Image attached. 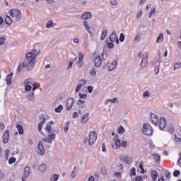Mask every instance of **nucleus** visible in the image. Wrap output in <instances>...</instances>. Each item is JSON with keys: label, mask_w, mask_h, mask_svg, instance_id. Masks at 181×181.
Here are the masks:
<instances>
[{"label": "nucleus", "mask_w": 181, "mask_h": 181, "mask_svg": "<svg viewBox=\"0 0 181 181\" xmlns=\"http://www.w3.org/2000/svg\"><path fill=\"white\" fill-rule=\"evenodd\" d=\"M92 15L90 12H86V13H83L82 16H81V18L83 19V20H88L91 18Z\"/></svg>", "instance_id": "obj_16"}, {"label": "nucleus", "mask_w": 181, "mask_h": 181, "mask_svg": "<svg viewBox=\"0 0 181 181\" xmlns=\"http://www.w3.org/2000/svg\"><path fill=\"white\" fill-rule=\"evenodd\" d=\"M79 83H80L79 85H82V86H83L86 84L87 81L84 79H82V80H80Z\"/></svg>", "instance_id": "obj_52"}, {"label": "nucleus", "mask_w": 181, "mask_h": 181, "mask_svg": "<svg viewBox=\"0 0 181 181\" xmlns=\"http://www.w3.org/2000/svg\"><path fill=\"white\" fill-rule=\"evenodd\" d=\"M88 117H89L88 114L84 115L83 117H82V119H81V123H82V124L87 123L88 121Z\"/></svg>", "instance_id": "obj_20"}, {"label": "nucleus", "mask_w": 181, "mask_h": 181, "mask_svg": "<svg viewBox=\"0 0 181 181\" xmlns=\"http://www.w3.org/2000/svg\"><path fill=\"white\" fill-rule=\"evenodd\" d=\"M62 110H63V106H62V105H60L56 109H54V111H56V112H57V113H59L62 112Z\"/></svg>", "instance_id": "obj_36"}, {"label": "nucleus", "mask_w": 181, "mask_h": 181, "mask_svg": "<svg viewBox=\"0 0 181 181\" xmlns=\"http://www.w3.org/2000/svg\"><path fill=\"white\" fill-rule=\"evenodd\" d=\"M45 122L46 118L44 117L43 120H42V122L40 124H38V132H42L43 124H45Z\"/></svg>", "instance_id": "obj_21"}, {"label": "nucleus", "mask_w": 181, "mask_h": 181, "mask_svg": "<svg viewBox=\"0 0 181 181\" xmlns=\"http://www.w3.org/2000/svg\"><path fill=\"white\" fill-rule=\"evenodd\" d=\"M45 131H47V132H50L52 131V127L47 125V127H45Z\"/></svg>", "instance_id": "obj_54"}, {"label": "nucleus", "mask_w": 181, "mask_h": 181, "mask_svg": "<svg viewBox=\"0 0 181 181\" xmlns=\"http://www.w3.org/2000/svg\"><path fill=\"white\" fill-rule=\"evenodd\" d=\"M151 119L152 123L154 124L156 127H157L158 124H159V119L157 117L156 115L151 113Z\"/></svg>", "instance_id": "obj_11"}, {"label": "nucleus", "mask_w": 181, "mask_h": 181, "mask_svg": "<svg viewBox=\"0 0 181 181\" xmlns=\"http://www.w3.org/2000/svg\"><path fill=\"white\" fill-rule=\"evenodd\" d=\"M83 25L86 27V29L87 30L88 33H91L90 28L88 25V23L86 21H84Z\"/></svg>", "instance_id": "obj_28"}, {"label": "nucleus", "mask_w": 181, "mask_h": 181, "mask_svg": "<svg viewBox=\"0 0 181 181\" xmlns=\"http://www.w3.org/2000/svg\"><path fill=\"white\" fill-rule=\"evenodd\" d=\"M174 131H175L174 127H173L172 125H170L168 127V132L173 134V133H174Z\"/></svg>", "instance_id": "obj_41"}, {"label": "nucleus", "mask_w": 181, "mask_h": 181, "mask_svg": "<svg viewBox=\"0 0 181 181\" xmlns=\"http://www.w3.org/2000/svg\"><path fill=\"white\" fill-rule=\"evenodd\" d=\"M96 139H98V135L96 134L95 131H92L89 133V145H94Z\"/></svg>", "instance_id": "obj_4"}, {"label": "nucleus", "mask_w": 181, "mask_h": 181, "mask_svg": "<svg viewBox=\"0 0 181 181\" xmlns=\"http://www.w3.org/2000/svg\"><path fill=\"white\" fill-rule=\"evenodd\" d=\"M16 128H17L18 131V134H23L24 133V129L22 125L21 124H16Z\"/></svg>", "instance_id": "obj_22"}, {"label": "nucleus", "mask_w": 181, "mask_h": 181, "mask_svg": "<svg viewBox=\"0 0 181 181\" xmlns=\"http://www.w3.org/2000/svg\"><path fill=\"white\" fill-rule=\"evenodd\" d=\"M88 181H95L94 176L90 175V177L88 179Z\"/></svg>", "instance_id": "obj_63"}, {"label": "nucleus", "mask_w": 181, "mask_h": 181, "mask_svg": "<svg viewBox=\"0 0 181 181\" xmlns=\"http://www.w3.org/2000/svg\"><path fill=\"white\" fill-rule=\"evenodd\" d=\"M158 178V172L156 170L151 171V179L153 181H156Z\"/></svg>", "instance_id": "obj_19"}, {"label": "nucleus", "mask_w": 181, "mask_h": 181, "mask_svg": "<svg viewBox=\"0 0 181 181\" xmlns=\"http://www.w3.org/2000/svg\"><path fill=\"white\" fill-rule=\"evenodd\" d=\"M30 173V168L29 166H25L23 172V177H22V181H25L24 178L29 177Z\"/></svg>", "instance_id": "obj_10"}, {"label": "nucleus", "mask_w": 181, "mask_h": 181, "mask_svg": "<svg viewBox=\"0 0 181 181\" xmlns=\"http://www.w3.org/2000/svg\"><path fill=\"white\" fill-rule=\"evenodd\" d=\"M84 65V54L80 52H78V68H81Z\"/></svg>", "instance_id": "obj_5"}, {"label": "nucleus", "mask_w": 181, "mask_h": 181, "mask_svg": "<svg viewBox=\"0 0 181 181\" xmlns=\"http://www.w3.org/2000/svg\"><path fill=\"white\" fill-rule=\"evenodd\" d=\"M6 40V39L4 37H0V46L4 45Z\"/></svg>", "instance_id": "obj_45"}, {"label": "nucleus", "mask_w": 181, "mask_h": 181, "mask_svg": "<svg viewBox=\"0 0 181 181\" xmlns=\"http://www.w3.org/2000/svg\"><path fill=\"white\" fill-rule=\"evenodd\" d=\"M123 160L128 165H130L131 163L132 162V158L129 157V156H126L124 157V158H123Z\"/></svg>", "instance_id": "obj_25"}, {"label": "nucleus", "mask_w": 181, "mask_h": 181, "mask_svg": "<svg viewBox=\"0 0 181 181\" xmlns=\"http://www.w3.org/2000/svg\"><path fill=\"white\" fill-rule=\"evenodd\" d=\"M55 139V134H52L51 135H48V137L43 138V141L45 142L52 143V139Z\"/></svg>", "instance_id": "obj_13"}, {"label": "nucleus", "mask_w": 181, "mask_h": 181, "mask_svg": "<svg viewBox=\"0 0 181 181\" xmlns=\"http://www.w3.org/2000/svg\"><path fill=\"white\" fill-rule=\"evenodd\" d=\"M90 74L91 76H95V74H96L95 70L94 69H91V70L90 71Z\"/></svg>", "instance_id": "obj_56"}, {"label": "nucleus", "mask_w": 181, "mask_h": 181, "mask_svg": "<svg viewBox=\"0 0 181 181\" xmlns=\"http://www.w3.org/2000/svg\"><path fill=\"white\" fill-rule=\"evenodd\" d=\"M166 119L164 117H161L160 119H159V129L161 131H163L164 129L166 127Z\"/></svg>", "instance_id": "obj_7"}, {"label": "nucleus", "mask_w": 181, "mask_h": 181, "mask_svg": "<svg viewBox=\"0 0 181 181\" xmlns=\"http://www.w3.org/2000/svg\"><path fill=\"white\" fill-rule=\"evenodd\" d=\"M165 176H167L168 179H170L171 173L169 171H165Z\"/></svg>", "instance_id": "obj_58"}, {"label": "nucleus", "mask_w": 181, "mask_h": 181, "mask_svg": "<svg viewBox=\"0 0 181 181\" xmlns=\"http://www.w3.org/2000/svg\"><path fill=\"white\" fill-rule=\"evenodd\" d=\"M141 180H142V178L141 176H137L135 178V181H141Z\"/></svg>", "instance_id": "obj_62"}, {"label": "nucleus", "mask_w": 181, "mask_h": 181, "mask_svg": "<svg viewBox=\"0 0 181 181\" xmlns=\"http://www.w3.org/2000/svg\"><path fill=\"white\" fill-rule=\"evenodd\" d=\"M46 168H47L46 165L43 163V164H41V165H40V167L38 168V170L43 173V172H45Z\"/></svg>", "instance_id": "obj_27"}, {"label": "nucleus", "mask_w": 181, "mask_h": 181, "mask_svg": "<svg viewBox=\"0 0 181 181\" xmlns=\"http://www.w3.org/2000/svg\"><path fill=\"white\" fill-rule=\"evenodd\" d=\"M125 132V129L124 128V127H122V125H120L119 127H118V133L119 134H124Z\"/></svg>", "instance_id": "obj_33"}, {"label": "nucleus", "mask_w": 181, "mask_h": 181, "mask_svg": "<svg viewBox=\"0 0 181 181\" xmlns=\"http://www.w3.org/2000/svg\"><path fill=\"white\" fill-rule=\"evenodd\" d=\"M115 146H116L117 148L121 147V141H120V140L117 139V140L115 141Z\"/></svg>", "instance_id": "obj_44"}, {"label": "nucleus", "mask_w": 181, "mask_h": 181, "mask_svg": "<svg viewBox=\"0 0 181 181\" xmlns=\"http://www.w3.org/2000/svg\"><path fill=\"white\" fill-rule=\"evenodd\" d=\"M33 79L30 78L25 80L24 85H33Z\"/></svg>", "instance_id": "obj_32"}, {"label": "nucleus", "mask_w": 181, "mask_h": 181, "mask_svg": "<svg viewBox=\"0 0 181 181\" xmlns=\"http://www.w3.org/2000/svg\"><path fill=\"white\" fill-rule=\"evenodd\" d=\"M5 22L7 25H11L13 23V19L9 16H7L5 17Z\"/></svg>", "instance_id": "obj_23"}, {"label": "nucleus", "mask_w": 181, "mask_h": 181, "mask_svg": "<svg viewBox=\"0 0 181 181\" xmlns=\"http://www.w3.org/2000/svg\"><path fill=\"white\" fill-rule=\"evenodd\" d=\"M106 36H107V30H103L102 35H100V40H104Z\"/></svg>", "instance_id": "obj_24"}, {"label": "nucleus", "mask_w": 181, "mask_h": 181, "mask_svg": "<svg viewBox=\"0 0 181 181\" xmlns=\"http://www.w3.org/2000/svg\"><path fill=\"white\" fill-rule=\"evenodd\" d=\"M117 61L112 62V64L109 65L108 71H111L114 70L115 68H117Z\"/></svg>", "instance_id": "obj_17"}, {"label": "nucleus", "mask_w": 181, "mask_h": 181, "mask_svg": "<svg viewBox=\"0 0 181 181\" xmlns=\"http://www.w3.org/2000/svg\"><path fill=\"white\" fill-rule=\"evenodd\" d=\"M110 40L112 42H116L117 45L119 44V40L117 38V33L113 31L112 35H110Z\"/></svg>", "instance_id": "obj_8"}, {"label": "nucleus", "mask_w": 181, "mask_h": 181, "mask_svg": "<svg viewBox=\"0 0 181 181\" xmlns=\"http://www.w3.org/2000/svg\"><path fill=\"white\" fill-rule=\"evenodd\" d=\"M69 125H70V122H67L66 123V127L64 128V133H66V132L69 131Z\"/></svg>", "instance_id": "obj_42"}, {"label": "nucleus", "mask_w": 181, "mask_h": 181, "mask_svg": "<svg viewBox=\"0 0 181 181\" xmlns=\"http://www.w3.org/2000/svg\"><path fill=\"white\" fill-rule=\"evenodd\" d=\"M121 146L123 148H127V142L126 141H122L121 143Z\"/></svg>", "instance_id": "obj_51"}, {"label": "nucleus", "mask_w": 181, "mask_h": 181, "mask_svg": "<svg viewBox=\"0 0 181 181\" xmlns=\"http://www.w3.org/2000/svg\"><path fill=\"white\" fill-rule=\"evenodd\" d=\"M37 152L40 155H44L45 153V151L44 150V146L42 145V142L40 141L38 144Z\"/></svg>", "instance_id": "obj_9"}, {"label": "nucleus", "mask_w": 181, "mask_h": 181, "mask_svg": "<svg viewBox=\"0 0 181 181\" xmlns=\"http://www.w3.org/2000/svg\"><path fill=\"white\" fill-rule=\"evenodd\" d=\"M174 141L176 142H181V139L180 137H177V136H175Z\"/></svg>", "instance_id": "obj_60"}, {"label": "nucleus", "mask_w": 181, "mask_h": 181, "mask_svg": "<svg viewBox=\"0 0 181 181\" xmlns=\"http://www.w3.org/2000/svg\"><path fill=\"white\" fill-rule=\"evenodd\" d=\"M57 180H59V175H57V174L52 175L51 177L52 181H57Z\"/></svg>", "instance_id": "obj_40"}, {"label": "nucleus", "mask_w": 181, "mask_h": 181, "mask_svg": "<svg viewBox=\"0 0 181 181\" xmlns=\"http://www.w3.org/2000/svg\"><path fill=\"white\" fill-rule=\"evenodd\" d=\"M181 68V62L180 63H175L174 64V70H177Z\"/></svg>", "instance_id": "obj_43"}, {"label": "nucleus", "mask_w": 181, "mask_h": 181, "mask_svg": "<svg viewBox=\"0 0 181 181\" xmlns=\"http://www.w3.org/2000/svg\"><path fill=\"white\" fill-rule=\"evenodd\" d=\"M84 103H85V102L83 101L81 99H79L77 101V105H78V107H79V108L84 107Z\"/></svg>", "instance_id": "obj_26"}, {"label": "nucleus", "mask_w": 181, "mask_h": 181, "mask_svg": "<svg viewBox=\"0 0 181 181\" xmlns=\"http://www.w3.org/2000/svg\"><path fill=\"white\" fill-rule=\"evenodd\" d=\"M82 85H78L76 88V92L78 93L82 88Z\"/></svg>", "instance_id": "obj_55"}, {"label": "nucleus", "mask_w": 181, "mask_h": 181, "mask_svg": "<svg viewBox=\"0 0 181 181\" xmlns=\"http://www.w3.org/2000/svg\"><path fill=\"white\" fill-rule=\"evenodd\" d=\"M156 11V8H152L151 13H148V17L151 18L153 14H155V12Z\"/></svg>", "instance_id": "obj_38"}, {"label": "nucleus", "mask_w": 181, "mask_h": 181, "mask_svg": "<svg viewBox=\"0 0 181 181\" xmlns=\"http://www.w3.org/2000/svg\"><path fill=\"white\" fill-rule=\"evenodd\" d=\"M55 25L56 24L54 23L52 21H49L47 22V23L45 25V27H47V28H50L54 27Z\"/></svg>", "instance_id": "obj_29"}, {"label": "nucleus", "mask_w": 181, "mask_h": 181, "mask_svg": "<svg viewBox=\"0 0 181 181\" xmlns=\"http://www.w3.org/2000/svg\"><path fill=\"white\" fill-rule=\"evenodd\" d=\"M80 98L86 99L88 98V95L86 94H79Z\"/></svg>", "instance_id": "obj_57"}, {"label": "nucleus", "mask_w": 181, "mask_h": 181, "mask_svg": "<svg viewBox=\"0 0 181 181\" xmlns=\"http://www.w3.org/2000/svg\"><path fill=\"white\" fill-rule=\"evenodd\" d=\"M139 169L141 170V173L142 174L145 173L144 168V165L142 164V163H141V164H139Z\"/></svg>", "instance_id": "obj_47"}, {"label": "nucleus", "mask_w": 181, "mask_h": 181, "mask_svg": "<svg viewBox=\"0 0 181 181\" xmlns=\"http://www.w3.org/2000/svg\"><path fill=\"white\" fill-rule=\"evenodd\" d=\"M177 163L181 164V152L180 153V158H178Z\"/></svg>", "instance_id": "obj_64"}, {"label": "nucleus", "mask_w": 181, "mask_h": 181, "mask_svg": "<svg viewBox=\"0 0 181 181\" xmlns=\"http://www.w3.org/2000/svg\"><path fill=\"white\" fill-rule=\"evenodd\" d=\"M102 151L103 152H106L105 143H103L102 145Z\"/></svg>", "instance_id": "obj_59"}, {"label": "nucleus", "mask_w": 181, "mask_h": 181, "mask_svg": "<svg viewBox=\"0 0 181 181\" xmlns=\"http://www.w3.org/2000/svg\"><path fill=\"white\" fill-rule=\"evenodd\" d=\"M13 74L11 73L6 76V82H7L8 86L11 83V79L13 78Z\"/></svg>", "instance_id": "obj_18"}, {"label": "nucleus", "mask_w": 181, "mask_h": 181, "mask_svg": "<svg viewBox=\"0 0 181 181\" xmlns=\"http://www.w3.org/2000/svg\"><path fill=\"white\" fill-rule=\"evenodd\" d=\"M107 103H111L112 104H115L116 103H118L117 98H115L112 99H108L107 100Z\"/></svg>", "instance_id": "obj_34"}, {"label": "nucleus", "mask_w": 181, "mask_h": 181, "mask_svg": "<svg viewBox=\"0 0 181 181\" xmlns=\"http://www.w3.org/2000/svg\"><path fill=\"white\" fill-rule=\"evenodd\" d=\"M143 134L147 136H151L153 134V129L151 127V125L148 123L143 124Z\"/></svg>", "instance_id": "obj_3"}, {"label": "nucleus", "mask_w": 181, "mask_h": 181, "mask_svg": "<svg viewBox=\"0 0 181 181\" xmlns=\"http://www.w3.org/2000/svg\"><path fill=\"white\" fill-rule=\"evenodd\" d=\"M136 175V170L133 168L132 170H130V176H135Z\"/></svg>", "instance_id": "obj_39"}, {"label": "nucleus", "mask_w": 181, "mask_h": 181, "mask_svg": "<svg viewBox=\"0 0 181 181\" xmlns=\"http://www.w3.org/2000/svg\"><path fill=\"white\" fill-rule=\"evenodd\" d=\"M163 33H160L159 34V36L158 37L157 42L160 43V42H163Z\"/></svg>", "instance_id": "obj_30"}, {"label": "nucleus", "mask_w": 181, "mask_h": 181, "mask_svg": "<svg viewBox=\"0 0 181 181\" xmlns=\"http://www.w3.org/2000/svg\"><path fill=\"white\" fill-rule=\"evenodd\" d=\"M16 161V158L14 157H11V158L8 159V164L12 165Z\"/></svg>", "instance_id": "obj_37"}, {"label": "nucleus", "mask_w": 181, "mask_h": 181, "mask_svg": "<svg viewBox=\"0 0 181 181\" xmlns=\"http://www.w3.org/2000/svg\"><path fill=\"white\" fill-rule=\"evenodd\" d=\"M33 52H28L27 54H25V60L28 61V64L26 62H23L21 64H20V65H18V71L20 72L21 70H23V68L26 67L27 66V69L28 70L30 71L33 70L34 68V64H35V60H36V55H35L34 54L36 53L37 50L33 49V51H32Z\"/></svg>", "instance_id": "obj_1"}, {"label": "nucleus", "mask_w": 181, "mask_h": 181, "mask_svg": "<svg viewBox=\"0 0 181 181\" xmlns=\"http://www.w3.org/2000/svg\"><path fill=\"white\" fill-rule=\"evenodd\" d=\"M25 91H30L31 88H33V87L30 85H25Z\"/></svg>", "instance_id": "obj_46"}, {"label": "nucleus", "mask_w": 181, "mask_h": 181, "mask_svg": "<svg viewBox=\"0 0 181 181\" xmlns=\"http://www.w3.org/2000/svg\"><path fill=\"white\" fill-rule=\"evenodd\" d=\"M74 104V99L73 98H69L67 99V101L66 103L67 111H69L72 108Z\"/></svg>", "instance_id": "obj_6"}, {"label": "nucleus", "mask_w": 181, "mask_h": 181, "mask_svg": "<svg viewBox=\"0 0 181 181\" xmlns=\"http://www.w3.org/2000/svg\"><path fill=\"white\" fill-rule=\"evenodd\" d=\"M143 98H150V95L148 94V91L143 93Z\"/></svg>", "instance_id": "obj_48"}, {"label": "nucleus", "mask_w": 181, "mask_h": 181, "mask_svg": "<svg viewBox=\"0 0 181 181\" xmlns=\"http://www.w3.org/2000/svg\"><path fill=\"white\" fill-rule=\"evenodd\" d=\"M93 86H88V88H87V90H88V92L89 93H92V92H93Z\"/></svg>", "instance_id": "obj_53"}, {"label": "nucleus", "mask_w": 181, "mask_h": 181, "mask_svg": "<svg viewBox=\"0 0 181 181\" xmlns=\"http://www.w3.org/2000/svg\"><path fill=\"white\" fill-rule=\"evenodd\" d=\"M180 175V171L179 170H175L174 173H173V175H174L175 177H177Z\"/></svg>", "instance_id": "obj_49"}, {"label": "nucleus", "mask_w": 181, "mask_h": 181, "mask_svg": "<svg viewBox=\"0 0 181 181\" xmlns=\"http://www.w3.org/2000/svg\"><path fill=\"white\" fill-rule=\"evenodd\" d=\"M107 46L110 49H112V47H114V43H112V42H109L107 44Z\"/></svg>", "instance_id": "obj_61"}, {"label": "nucleus", "mask_w": 181, "mask_h": 181, "mask_svg": "<svg viewBox=\"0 0 181 181\" xmlns=\"http://www.w3.org/2000/svg\"><path fill=\"white\" fill-rule=\"evenodd\" d=\"M125 38V35L123 33H120L119 40L120 42H124Z\"/></svg>", "instance_id": "obj_35"}, {"label": "nucleus", "mask_w": 181, "mask_h": 181, "mask_svg": "<svg viewBox=\"0 0 181 181\" xmlns=\"http://www.w3.org/2000/svg\"><path fill=\"white\" fill-rule=\"evenodd\" d=\"M103 175H106L107 174V170L105 168H102L101 170Z\"/></svg>", "instance_id": "obj_50"}, {"label": "nucleus", "mask_w": 181, "mask_h": 181, "mask_svg": "<svg viewBox=\"0 0 181 181\" xmlns=\"http://www.w3.org/2000/svg\"><path fill=\"white\" fill-rule=\"evenodd\" d=\"M101 64H102L101 57L100 55L97 56L95 59V66L96 67H100V66H101Z\"/></svg>", "instance_id": "obj_15"}, {"label": "nucleus", "mask_w": 181, "mask_h": 181, "mask_svg": "<svg viewBox=\"0 0 181 181\" xmlns=\"http://www.w3.org/2000/svg\"><path fill=\"white\" fill-rule=\"evenodd\" d=\"M3 142L7 144L9 141V130H6L4 134L2 136Z\"/></svg>", "instance_id": "obj_12"}, {"label": "nucleus", "mask_w": 181, "mask_h": 181, "mask_svg": "<svg viewBox=\"0 0 181 181\" xmlns=\"http://www.w3.org/2000/svg\"><path fill=\"white\" fill-rule=\"evenodd\" d=\"M8 14L17 22H20L21 21V18L23 17V15L21 14L20 10L17 9H12L9 11Z\"/></svg>", "instance_id": "obj_2"}, {"label": "nucleus", "mask_w": 181, "mask_h": 181, "mask_svg": "<svg viewBox=\"0 0 181 181\" xmlns=\"http://www.w3.org/2000/svg\"><path fill=\"white\" fill-rule=\"evenodd\" d=\"M147 63H148V55L146 54L145 57H143L141 60V68L146 67Z\"/></svg>", "instance_id": "obj_14"}, {"label": "nucleus", "mask_w": 181, "mask_h": 181, "mask_svg": "<svg viewBox=\"0 0 181 181\" xmlns=\"http://www.w3.org/2000/svg\"><path fill=\"white\" fill-rule=\"evenodd\" d=\"M153 158L156 160V163H159L160 160V156L159 154H153Z\"/></svg>", "instance_id": "obj_31"}]
</instances>
